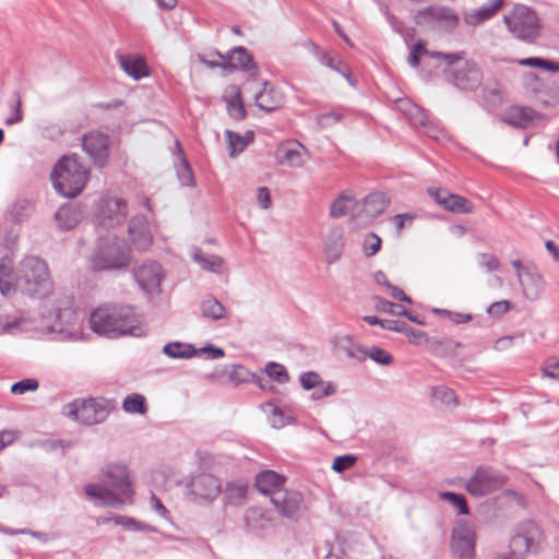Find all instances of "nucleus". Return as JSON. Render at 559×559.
I'll return each mask as SVG.
<instances>
[{"label": "nucleus", "mask_w": 559, "mask_h": 559, "mask_svg": "<svg viewBox=\"0 0 559 559\" xmlns=\"http://www.w3.org/2000/svg\"><path fill=\"white\" fill-rule=\"evenodd\" d=\"M102 485L87 484L86 496L97 506L120 508L131 501L133 490L127 467L122 464H109L102 469Z\"/></svg>", "instance_id": "1"}, {"label": "nucleus", "mask_w": 559, "mask_h": 559, "mask_svg": "<svg viewBox=\"0 0 559 559\" xmlns=\"http://www.w3.org/2000/svg\"><path fill=\"white\" fill-rule=\"evenodd\" d=\"M90 325L95 333L109 338L143 334L134 308L129 305H104L98 307L91 313Z\"/></svg>", "instance_id": "2"}, {"label": "nucleus", "mask_w": 559, "mask_h": 559, "mask_svg": "<svg viewBox=\"0 0 559 559\" xmlns=\"http://www.w3.org/2000/svg\"><path fill=\"white\" fill-rule=\"evenodd\" d=\"M435 59L443 60L447 68L443 70L447 80L462 91H475L483 83L480 68L471 60L465 59L464 52H432Z\"/></svg>", "instance_id": "3"}, {"label": "nucleus", "mask_w": 559, "mask_h": 559, "mask_svg": "<svg viewBox=\"0 0 559 559\" xmlns=\"http://www.w3.org/2000/svg\"><path fill=\"white\" fill-rule=\"evenodd\" d=\"M15 286L33 297L44 298L49 295L52 283L46 262L34 255L24 258L16 271Z\"/></svg>", "instance_id": "4"}, {"label": "nucleus", "mask_w": 559, "mask_h": 559, "mask_svg": "<svg viewBox=\"0 0 559 559\" xmlns=\"http://www.w3.org/2000/svg\"><path fill=\"white\" fill-rule=\"evenodd\" d=\"M88 174V169L75 155L63 156L51 173L52 186L59 194L74 198L83 191Z\"/></svg>", "instance_id": "5"}, {"label": "nucleus", "mask_w": 559, "mask_h": 559, "mask_svg": "<svg viewBox=\"0 0 559 559\" xmlns=\"http://www.w3.org/2000/svg\"><path fill=\"white\" fill-rule=\"evenodd\" d=\"M88 261L91 269L94 271L122 270L131 261V250L121 238L116 236L99 237Z\"/></svg>", "instance_id": "6"}, {"label": "nucleus", "mask_w": 559, "mask_h": 559, "mask_svg": "<svg viewBox=\"0 0 559 559\" xmlns=\"http://www.w3.org/2000/svg\"><path fill=\"white\" fill-rule=\"evenodd\" d=\"M508 32L518 40L532 44L542 35L543 25L537 13L525 4H515L503 15Z\"/></svg>", "instance_id": "7"}, {"label": "nucleus", "mask_w": 559, "mask_h": 559, "mask_svg": "<svg viewBox=\"0 0 559 559\" xmlns=\"http://www.w3.org/2000/svg\"><path fill=\"white\" fill-rule=\"evenodd\" d=\"M545 535L542 527L532 520L520 522L510 536L509 548L523 556L537 555L544 543Z\"/></svg>", "instance_id": "8"}, {"label": "nucleus", "mask_w": 559, "mask_h": 559, "mask_svg": "<svg viewBox=\"0 0 559 559\" xmlns=\"http://www.w3.org/2000/svg\"><path fill=\"white\" fill-rule=\"evenodd\" d=\"M508 477L488 465L478 466L466 480L465 489L473 497H484L502 488Z\"/></svg>", "instance_id": "9"}, {"label": "nucleus", "mask_w": 559, "mask_h": 559, "mask_svg": "<svg viewBox=\"0 0 559 559\" xmlns=\"http://www.w3.org/2000/svg\"><path fill=\"white\" fill-rule=\"evenodd\" d=\"M477 534L475 526L464 519L454 523L451 531L450 550L455 559H475Z\"/></svg>", "instance_id": "10"}, {"label": "nucleus", "mask_w": 559, "mask_h": 559, "mask_svg": "<svg viewBox=\"0 0 559 559\" xmlns=\"http://www.w3.org/2000/svg\"><path fill=\"white\" fill-rule=\"evenodd\" d=\"M415 23L435 32L450 33L459 25V16L447 7H428L416 13Z\"/></svg>", "instance_id": "11"}, {"label": "nucleus", "mask_w": 559, "mask_h": 559, "mask_svg": "<svg viewBox=\"0 0 559 559\" xmlns=\"http://www.w3.org/2000/svg\"><path fill=\"white\" fill-rule=\"evenodd\" d=\"M68 415L84 425H96L106 420L109 411L105 402L90 399L74 401L68 405Z\"/></svg>", "instance_id": "12"}, {"label": "nucleus", "mask_w": 559, "mask_h": 559, "mask_svg": "<svg viewBox=\"0 0 559 559\" xmlns=\"http://www.w3.org/2000/svg\"><path fill=\"white\" fill-rule=\"evenodd\" d=\"M127 214L128 207L124 200L105 197L96 205L95 221L97 225L109 229L123 224Z\"/></svg>", "instance_id": "13"}, {"label": "nucleus", "mask_w": 559, "mask_h": 559, "mask_svg": "<svg viewBox=\"0 0 559 559\" xmlns=\"http://www.w3.org/2000/svg\"><path fill=\"white\" fill-rule=\"evenodd\" d=\"M186 486L197 501L212 502L222 492L219 478L207 472L191 475Z\"/></svg>", "instance_id": "14"}, {"label": "nucleus", "mask_w": 559, "mask_h": 559, "mask_svg": "<svg viewBox=\"0 0 559 559\" xmlns=\"http://www.w3.org/2000/svg\"><path fill=\"white\" fill-rule=\"evenodd\" d=\"M82 146L84 152L98 168H104L109 158V136L99 131H91L83 135Z\"/></svg>", "instance_id": "15"}, {"label": "nucleus", "mask_w": 559, "mask_h": 559, "mask_svg": "<svg viewBox=\"0 0 559 559\" xmlns=\"http://www.w3.org/2000/svg\"><path fill=\"white\" fill-rule=\"evenodd\" d=\"M133 277L144 293L158 294L164 272L159 263L145 261L133 269Z\"/></svg>", "instance_id": "16"}, {"label": "nucleus", "mask_w": 559, "mask_h": 559, "mask_svg": "<svg viewBox=\"0 0 559 559\" xmlns=\"http://www.w3.org/2000/svg\"><path fill=\"white\" fill-rule=\"evenodd\" d=\"M163 353L173 359H189L193 356L204 354L207 359H218L224 357L222 348L207 344L199 349L189 343L170 342L163 347Z\"/></svg>", "instance_id": "17"}, {"label": "nucleus", "mask_w": 559, "mask_h": 559, "mask_svg": "<svg viewBox=\"0 0 559 559\" xmlns=\"http://www.w3.org/2000/svg\"><path fill=\"white\" fill-rule=\"evenodd\" d=\"M428 193L440 206L451 213H472L474 210L473 204L462 195L437 188H429Z\"/></svg>", "instance_id": "18"}, {"label": "nucleus", "mask_w": 559, "mask_h": 559, "mask_svg": "<svg viewBox=\"0 0 559 559\" xmlns=\"http://www.w3.org/2000/svg\"><path fill=\"white\" fill-rule=\"evenodd\" d=\"M130 239L139 251H146L153 243V234L145 216L136 215L129 223Z\"/></svg>", "instance_id": "19"}, {"label": "nucleus", "mask_w": 559, "mask_h": 559, "mask_svg": "<svg viewBox=\"0 0 559 559\" xmlns=\"http://www.w3.org/2000/svg\"><path fill=\"white\" fill-rule=\"evenodd\" d=\"M271 502L282 515L293 518L300 508L302 497L298 491L282 488L273 493Z\"/></svg>", "instance_id": "20"}, {"label": "nucleus", "mask_w": 559, "mask_h": 559, "mask_svg": "<svg viewBox=\"0 0 559 559\" xmlns=\"http://www.w3.org/2000/svg\"><path fill=\"white\" fill-rule=\"evenodd\" d=\"M504 0H488L483 5L463 13L464 23L468 26H479L491 20L503 7Z\"/></svg>", "instance_id": "21"}, {"label": "nucleus", "mask_w": 559, "mask_h": 559, "mask_svg": "<svg viewBox=\"0 0 559 559\" xmlns=\"http://www.w3.org/2000/svg\"><path fill=\"white\" fill-rule=\"evenodd\" d=\"M254 102L260 109L271 112L284 105L285 97L278 88L263 82L262 87L254 93Z\"/></svg>", "instance_id": "22"}, {"label": "nucleus", "mask_w": 559, "mask_h": 559, "mask_svg": "<svg viewBox=\"0 0 559 559\" xmlns=\"http://www.w3.org/2000/svg\"><path fill=\"white\" fill-rule=\"evenodd\" d=\"M51 306H55L53 311H51L47 317L53 320V331L62 332L66 325H72L75 323L76 313L72 308V301L70 298H60L56 304H51Z\"/></svg>", "instance_id": "23"}, {"label": "nucleus", "mask_w": 559, "mask_h": 559, "mask_svg": "<svg viewBox=\"0 0 559 559\" xmlns=\"http://www.w3.org/2000/svg\"><path fill=\"white\" fill-rule=\"evenodd\" d=\"M226 70L229 72L238 69L252 73H255V63L252 60V56L245 47L233 48L226 57Z\"/></svg>", "instance_id": "24"}, {"label": "nucleus", "mask_w": 559, "mask_h": 559, "mask_svg": "<svg viewBox=\"0 0 559 559\" xmlns=\"http://www.w3.org/2000/svg\"><path fill=\"white\" fill-rule=\"evenodd\" d=\"M83 218L81 205L68 203L58 209L55 219L61 230H70L76 227Z\"/></svg>", "instance_id": "25"}, {"label": "nucleus", "mask_w": 559, "mask_h": 559, "mask_svg": "<svg viewBox=\"0 0 559 559\" xmlns=\"http://www.w3.org/2000/svg\"><path fill=\"white\" fill-rule=\"evenodd\" d=\"M307 150L300 143L292 146L281 145L276 151V160L281 165L289 167H301L305 163Z\"/></svg>", "instance_id": "26"}, {"label": "nucleus", "mask_w": 559, "mask_h": 559, "mask_svg": "<svg viewBox=\"0 0 559 559\" xmlns=\"http://www.w3.org/2000/svg\"><path fill=\"white\" fill-rule=\"evenodd\" d=\"M285 477L274 471H263L255 477V488L263 495L273 497L276 490L284 486Z\"/></svg>", "instance_id": "27"}, {"label": "nucleus", "mask_w": 559, "mask_h": 559, "mask_svg": "<svg viewBox=\"0 0 559 559\" xmlns=\"http://www.w3.org/2000/svg\"><path fill=\"white\" fill-rule=\"evenodd\" d=\"M118 59L121 69L135 81L148 76L150 72L144 58L140 56L120 55Z\"/></svg>", "instance_id": "28"}, {"label": "nucleus", "mask_w": 559, "mask_h": 559, "mask_svg": "<svg viewBox=\"0 0 559 559\" xmlns=\"http://www.w3.org/2000/svg\"><path fill=\"white\" fill-rule=\"evenodd\" d=\"M524 296L530 300H536L545 288L544 277L533 270H525L522 281H519Z\"/></svg>", "instance_id": "29"}, {"label": "nucleus", "mask_w": 559, "mask_h": 559, "mask_svg": "<svg viewBox=\"0 0 559 559\" xmlns=\"http://www.w3.org/2000/svg\"><path fill=\"white\" fill-rule=\"evenodd\" d=\"M343 248V229L341 227H334L330 230L324 240V251L326 254V260L330 264L336 262L341 258Z\"/></svg>", "instance_id": "30"}, {"label": "nucleus", "mask_w": 559, "mask_h": 559, "mask_svg": "<svg viewBox=\"0 0 559 559\" xmlns=\"http://www.w3.org/2000/svg\"><path fill=\"white\" fill-rule=\"evenodd\" d=\"M223 493L225 504L240 507L247 500L248 483L239 479L229 481Z\"/></svg>", "instance_id": "31"}, {"label": "nucleus", "mask_w": 559, "mask_h": 559, "mask_svg": "<svg viewBox=\"0 0 559 559\" xmlns=\"http://www.w3.org/2000/svg\"><path fill=\"white\" fill-rule=\"evenodd\" d=\"M333 344L335 349L338 353H343L346 357L356 359L357 361L366 360L365 348L361 345L355 343L352 336H336L333 340Z\"/></svg>", "instance_id": "32"}, {"label": "nucleus", "mask_w": 559, "mask_h": 559, "mask_svg": "<svg viewBox=\"0 0 559 559\" xmlns=\"http://www.w3.org/2000/svg\"><path fill=\"white\" fill-rule=\"evenodd\" d=\"M389 199L383 192H373L362 199V213L371 219L381 214L388 206Z\"/></svg>", "instance_id": "33"}, {"label": "nucleus", "mask_w": 559, "mask_h": 559, "mask_svg": "<svg viewBox=\"0 0 559 559\" xmlns=\"http://www.w3.org/2000/svg\"><path fill=\"white\" fill-rule=\"evenodd\" d=\"M226 100L227 111L235 120H242L246 118V110L241 100V92L237 85H231L226 90L224 96Z\"/></svg>", "instance_id": "34"}, {"label": "nucleus", "mask_w": 559, "mask_h": 559, "mask_svg": "<svg viewBox=\"0 0 559 559\" xmlns=\"http://www.w3.org/2000/svg\"><path fill=\"white\" fill-rule=\"evenodd\" d=\"M174 155L176 156L179 165L177 167V175L181 186L191 187L194 185V177L189 162L185 155L183 148L178 140L175 142Z\"/></svg>", "instance_id": "35"}, {"label": "nucleus", "mask_w": 559, "mask_h": 559, "mask_svg": "<svg viewBox=\"0 0 559 559\" xmlns=\"http://www.w3.org/2000/svg\"><path fill=\"white\" fill-rule=\"evenodd\" d=\"M200 312L206 320L217 321L227 317V310L215 297L209 295L200 302Z\"/></svg>", "instance_id": "36"}, {"label": "nucleus", "mask_w": 559, "mask_h": 559, "mask_svg": "<svg viewBox=\"0 0 559 559\" xmlns=\"http://www.w3.org/2000/svg\"><path fill=\"white\" fill-rule=\"evenodd\" d=\"M533 114L530 108L513 106L503 115L502 121L512 127L526 128L533 119Z\"/></svg>", "instance_id": "37"}, {"label": "nucleus", "mask_w": 559, "mask_h": 559, "mask_svg": "<svg viewBox=\"0 0 559 559\" xmlns=\"http://www.w3.org/2000/svg\"><path fill=\"white\" fill-rule=\"evenodd\" d=\"M193 260L205 271L221 274L224 269V260L215 254L204 253L201 249L193 251Z\"/></svg>", "instance_id": "38"}, {"label": "nucleus", "mask_w": 559, "mask_h": 559, "mask_svg": "<svg viewBox=\"0 0 559 559\" xmlns=\"http://www.w3.org/2000/svg\"><path fill=\"white\" fill-rule=\"evenodd\" d=\"M13 275V261L8 255L0 259V293L9 296L15 290L11 278Z\"/></svg>", "instance_id": "39"}, {"label": "nucleus", "mask_w": 559, "mask_h": 559, "mask_svg": "<svg viewBox=\"0 0 559 559\" xmlns=\"http://www.w3.org/2000/svg\"><path fill=\"white\" fill-rule=\"evenodd\" d=\"M397 108L412 121V123L420 126L426 124L427 112L409 99H400L397 102Z\"/></svg>", "instance_id": "40"}, {"label": "nucleus", "mask_w": 559, "mask_h": 559, "mask_svg": "<svg viewBox=\"0 0 559 559\" xmlns=\"http://www.w3.org/2000/svg\"><path fill=\"white\" fill-rule=\"evenodd\" d=\"M122 409L127 414L145 415L148 411V406L144 395L140 393H131L123 399Z\"/></svg>", "instance_id": "41"}, {"label": "nucleus", "mask_w": 559, "mask_h": 559, "mask_svg": "<svg viewBox=\"0 0 559 559\" xmlns=\"http://www.w3.org/2000/svg\"><path fill=\"white\" fill-rule=\"evenodd\" d=\"M438 496L440 500L449 502L454 509H456L457 514H469V508L464 495L452 491H440Z\"/></svg>", "instance_id": "42"}, {"label": "nucleus", "mask_w": 559, "mask_h": 559, "mask_svg": "<svg viewBox=\"0 0 559 559\" xmlns=\"http://www.w3.org/2000/svg\"><path fill=\"white\" fill-rule=\"evenodd\" d=\"M432 400L435 404L443 406L456 405L455 392L447 386L440 385L432 389Z\"/></svg>", "instance_id": "43"}, {"label": "nucleus", "mask_w": 559, "mask_h": 559, "mask_svg": "<svg viewBox=\"0 0 559 559\" xmlns=\"http://www.w3.org/2000/svg\"><path fill=\"white\" fill-rule=\"evenodd\" d=\"M519 64L530 68H540L549 72H559V62L538 57H530L519 60Z\"/></svg>", "instance_id": "44"}, {"label": "nucleus", "mask_w": 559, "mask_h": 559, "mask_svg": "<svg viewBox=\"0 0 559 559\" xmlns=\"http://www.w3.org/2000/svg\"><path fill=\"white\" fill-rule=\"evenodd\" d=\"M374 301V306L378 311L392 316H408V310L404 306L391 302L381 297H377Z\"/></svg>", "instance_id": "45"}, {"label": "nucleus", "mask_w": 559, "mask_h": 559, "mask_svg": "<svg viewBox=\"0 0 559 559\" xmlns=\"http://www.w3.org/2000/svg\"><path fill=\"white\" fill-rule=\"evenodd\" d=\"M483 97L486 102L497 105L502 100V91L497 81H488L483 88Z\"/></svg>", "instance_id": "46"}, {"label": "nucleus", "mask_w": 559, "mask_h": 559, "mask_svg": "<svg viewBox=\"0 0 559 559\" xmlns=\"http://www.w3.org/2000/svg\"><path fill=\"white\" fill-rule=\"evenodd\" d=\"M225 135L228 142V151L230 157H236L246 148L247 142L240 134L230 130H226Z\"/></svg>", "instance_id": "47"}, {"label": "nucleus", "mask_w": 559, "mask_h": 559, "mask_svg": "<svg viewBox=\"0 0 559 559\" xmlns=\"http://www.w3.org/2000/svg\"><path fill=\"white\" fill-rule=\"evenodd\" d=\"M265 373L270 379L275 380L281 384L286 383L289 380V376L286 368L278 362H269L265 366Z\"/></svg>", "instance_id": "48"}, {"label": "nucleus", "mask_w": 559, "mask_h": 559, "mask_svg": "<svg viewBox=\"0 0 559 559\" xmlns=\"http://www.w3.org/2000/svg\"><path fill=\"white\" fill-rule=\"evenodd\" d=\"M350 202H353V199L349 195L342 193L331 204L330 215L333 218L343 217L347 213V206H348V203H350Z\"/></svg>", "instance_id": "49"}, {"label": "nucleus", "mask_w": 559, "mask_h": 559, "mask_svg": "<svg viewBox=\"0 0 559 559\" xmlns=\"http://www.w3.org/2000/svg\"><path fill=\"white\" fill-rule=\"evenodd\" d=\"M365 353L366 358H370L381 366H389L393 361L392 355L378 346H372L369 349H365Z\"/></svg>", "instance_id": "50"}, {"label": "nucleus", "mask_w": 559, "mask_h": 559, "mask_svg": "<svg viewBox=\"0 0 559 559\" xmlns=\"http://www.w3.org/2000/svg\"><path fill=\"white\" fill-rule=\"evenodd\" d=\"M320 62L322 64H324L325 67L334 70L335 72H338L341 73L342 75H344L345 78L349 79V76L347 75V72H348V68L347 66L342 62L341 60L338 59H335L332 55H330L329 52H323L320 58H319Z\"/></svg>", "instance_id": "51"}, {"label": "nucleus", "mask_w": 559, "mask_h": 559, "mask_svg": "<svg viewBox=\"0 0 559 559\" xmlns=\"http://www.w3.org/2000/svg\"><path fill=\"white\" fill-rule=\"evenodd\" d=\"M114 522L116 524L122 525L123 527L132 531H152L150 525H146L144 523L138 522L132 518L128 516H115Z\"/></svg>", "instance_id": "52"}, {"label": "nucleus", "mask_w": 559, "mask_h": 559, "mask_svg": "<svg viewBox=\"0 0 559 559\" xmlns=\"http://www.w3.org/2000/svg\"><path fill=\"white\" fill-rule=\"evenodd\" d=\"M357 457L352 454L341 455L334 459L332 464V469L336 473H343L346 469L354 466L356 463Z\"/></svg>", "instance_id": "53"}, {"label": "nucleus", "mask_w": 559, "mask_h": 559, "mask_svg": "<svg viewBox=\"0 0 559 559\" xmlns=\"http://www.w3.org/2000/svg\"><path fill=\"white\" fill-rule=\"evenodd\" d=\"M38 381L36 379H23L12 384L11 392L13 394H24L28 391H35L38 389Z\"/></svg>", "instance_id": "54"}, {"label": "nucleus", "mask_w": 559, "mask_h": 559, "mask_svg": "<svg viewBox=\"0 0 559 559\" xmlns=\"http://www.w3.org/2000/svg\"><path fill=\"white\" fill-rule=\"evenodd\" d=\"M381 247V239L373 233L368 234L364 239V252L367 257L374 255Z\"/></svg>", "instance_id": "55"}, {"label": "nucleus", "mask_w": 559, "mask_h": 559, "mask_svg": "<svg viewBox=\"0 0 559 559\" xmlns=\"http://www.w3.org/2000/svg\"><path fill=\"white\" fill-rule=\"evenodd\" d=\"M342 115L335 111L322 114L317 117V123L321 129L331 128L332 126L340 122Z\"/></svg>", "instance_id": "56"}, {"label": "nucleus", "mask_w": 559, "mask_h": 559, "mask_svg": "<svg viewBox=\"0 0 559 559\" xmlns=\"http://www.w3.org/2000/svg\"><path fill=\"white\" fill-rule=\"evenodd\" d=\"M512 305L509 300H500L492 302L487 308V313L493 318H500L511 309Z\"/></svg>", "instance_id": "57"}, {"label": "nucleus", "mask_w": 559, "mask_h": 559, "mask_svg": "<svg viewBox=\"0 0 559 559\" xmlns=\"http://www.w3.org/2000/svg\"><path fill=\"white\" fill-rule=\"evenodd\" d=\"M300 383L305 390H311L321 384L322 380L317 372L308 371L300 376Z\"/></svg>", "instance_id": "58"}, {"label": "nucleus", "mask_w": 559, "mask_h": 559, "mask_svg": "<svg viewBox=\"0 0 559 559\" xmlns=\"http://www.w3.org/2000/svg\"><path fill=\"white\" fill-rule=\"evenodd\" d=\"M269 421L273 428L280 429L288 423V417L284 415L280 407L273 406Z\"/></svg>", "instance_id": "59"}, {"label": "nucleus", "mask_w": 559, "mask_h": 559, "mask_svg": "<svg viewBox=\"0 0 559 559\" xmlns=\"http://www.w3.org/2000/svg\"><path fill=\"white\" fill-rule=\"evenodd\" d=\"M211 57L213 58L209 59L204 56H200L199 59L203 64L207 66L209 68H222L226 70V56L222 55L221 52H214L211 55Z\"/></svg>", "instance_id": "60"}, {"label": "nucleus", "mask_w": 559, "mask_h": 559, "mask_svg": "<svg viewBox=\"0 0 559 559\" xmlns=\"http://www.w3.org/2000/svg\"><path fill=\"white\" fill-rule=\"evenodd\" d=\"M404 334L409 338V342L414 345H421L428 342V335L426 332L415 330L411 326H406Z\"/></svg>", "instance_id": "61"}, {"label": "nucleus", "mask_w": 559, "mask_h": 559, "mask_svg": "<svg viewBox=\"0 0 559 559\" xmlns=\"http://www.w3.org/2000/svg\"><path fill=\"white\" fill-rule=\"evenodd\" d=\"M478 263L481 267H485L489 272L495 271L499 267L498 259L490 253H479Z\"/></svg>", "instance_id": "62"}, {"label": "nucleus", "mask_w": 559, "mask_h": 559, "mask_svg": "<svg viewBox=\"0 0 559 559\" xmlns=\"http://www.w3.org/2000/svg\"><path fill=\"white\" fill-rule=\"evenodd\" d=\"M32 205L27 201H21L14 204L12 215L15 221H22L31 212Z\"/></svg>", "instance_id": "63"}, {"label": "nucleus", "mask_w": 559, "mask_h": 559, "mask_svg": "<svg viewBox=\"0 0 559 559\" xmlns=\"http://www.w3.org/2000/svg\"><path fill=\"white\" fill-rule=\"evenodd\" d=\"M424 127L426 128V134L436 141H443L447 136L444 130L432 124L428 118L426 119V124Z\"/></svg>", "instance_id": "64"}]
</instances>
